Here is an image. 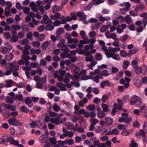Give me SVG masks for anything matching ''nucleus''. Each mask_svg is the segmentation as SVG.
Segmentation results:
<instances>
[{
  "mask_svg": "<svg viewBox=\"0 0 147 147\" xmlns=\"http://www.w3.org/2000/svg\"><path fill=\"white\" fill-rule=\"evenodd\" d=\"M109 55H108L107 57L108 58H112L113 59L117 60H119V59L118 58L117 55L115 54V53L117 51H119L120 49L119 47L113 48L111 47H109Z\"/></svg>",
  "mask_w": 147,
  "mask_h": 147,
  "instance_id": "nucleus-1",
  "label": "nucleus"
},
{
  "mask_svg": "<svg viewBox=\"0 0 147 147\" xmlns=\"http://www.w3.org/2000/svg\"><path fill=\"white\" fill-rule=\"evenodd\" d=\"M23 54L22 55L21 58L24 60V64L26 66L29 65L30 62L28 60L30 59V57L28 56L30 54L29 51L26 50H23Z\"/></svg>",
  "mask_w": 147,
  "mask_h": 147,
  "instance_id": "nucleus-2",
  "label": "nucleus"
},
{
  "mask_svg": "<svg viewBox=\"0 0 147 147\" xmlns=\"http://www.w3.org/2000/svg\"><path fill=\"white\" fill-rule=\"evenodd\" d=\"M129 102L131 105H134L136 103V105L138 106H140L142 104V101L140 98L136 95L134 96L131 97Z\"/></svg>",
  "mask_w": 147,
  "mask_h": 147,
  "instance_id": "nucleus-3",
  "label": "nucleus"
},
{
  "mask_svg": "<svg viewBox=\"0 0 147 147\" xmlns=\"http://www.w3.org/2000/svg\"><path fill=\"white\" fill-rule=\"evenodd\" d=\"M8 122L9 125L14 126L18 125L21 126H22L23 125L22 122H20L19 121L17 120L16 118L14 117L9 118L8 120Z\"/></svg>",
  "mask_w": 147,
  "mask_h": 147,
  "instance_id": "nucleus-4",
  "label": "nucleus"
},
{
  "mask_svg": "<svg viewBox=\"0 0 147 147\" xmlns=\"http://www.w3.org/2000/svg\"><path fill=\"white\" fill-rule=\"evenodd\" d=\"M134 68L135 69V72L136 74H139L142 73V74H145L147 72V67L145 69H143L142 70V68L141 67L138 66H134Z\"/></svg>",
  "mask_w": 147,
  "mask_h": 147,
  "instance_id": "nucleus-5",
  "label": "nucleus"
},
{
  "mask_svg": "<svg viewBox=\"0 0 147 147\" xmlns=\"http://www.w3.org/2000/svg\"><path fill=\"white\" fill-rule=\"evenodd\" d=\"M9 67L12 71H15L18 70L19 65L17 64L16 61H14L11 63L9 65Z\"/></svg>",
  "mask_w": 147,
  "mask_h": 147,
  "instance_id": "nucleus-6",
  "label": "nucleus"
},
{
  "mask_svg": "<svg viewBox=\"0 0 147 147\" xmlns=\"http://www.w3.org/2000/svg\"><path fill=\"white\" fill-rule=\"evenodd\" d=\"M5 109H9L11 111H14L16 110V106L14 105L5 104L4 105Z\"/></svg>",
  "mask_w": 147,
  "mask_h": 147,
  "instance_id": "nucleus-7",
  "label": "nucleus"
},
{
  "mask_svg": "<svg viewBox=\"0 0 147 147\" xmlns=\"http://www.w3.org/2000/svg\"><path fill=\"white\" fill-rule=\"evenodd\" d=\"M7 142H9L11 144H13L15 146L18 145V142L17 140H14L13 138L11 137H9L7 138Z\"/></svg>",
  "mask_w": 147,
  "mask_h": 147,
  "instance_id": "nucleus-8",
  "label": "nucleus"
},
{
  "mask_svg": "<svg viewBox=\"0 0 147 147\" xmlns=\"http://www.w3.org/2000/svg\"><path fill=\"white\" fill-rule=\"evenodd\" d=\"M106 86L111 87L113 86V84L108 80L103 81L101 82L100 86L102 88H104Z\"/></svg>",
  "mask_w": 147,
  "mask_h": 147,
  "instance_id": "nucleus-9",
  "label": "nucleus"
},
{
  "mask_svg": "<svg viewBox=\"0 0 147 147\" xmlns=\"http://www.w3.org/2000/svg\"><path fill=\"white\" fill-rule=\"evenodd\" d=\"M77 16L80 17V20H85L86 19V16L82 12H78L77 13Z\"/></svg>",
  "mask_w": 147,
  "mask_h": 147,
  "instance_id": "nucleus-10",
  "label": "nucleus"
},
{
  "mask_svg": "<svg viewBox=\"0 0 147 147\" xmlns=\"http://www.w3.org/2000/svg\"><path fill=\"white\" fill-rule=\"evenodd\" d=\"M25 102V104L27 105L29 107H31L33 105L32 100L29 97H27L26 98Z\"/></svg>",
  "mask_w": 147,
  "mask_h": 147,
  "instance_id": "nucleus-11",
  "label": "nucleus"
},
{
  "mask_svg": "<svg viewBox=\"0 0 147 147\" xmlns=\"http://www.w3.org/2000/svg\"><path fill=\"white\" fill-rule=\"evenodd\" d=\"M140 110L145 117L147 116V107L144 105H143L140 107Z\"/></svg>",
  "mask_w": 147,
  "mask_h": 147,
  "instance_id": "nucleus-12",
  "label": "nucleus"
},
{
  "mask_svg": "<svg viewBox=\"0 0 147 147\" xmlns=\"http://www.w3.org/2000/svg\"><path fill=\"white\" fill-rule=\"evenodd\" d=\"M145 8L144 5L142 4L138 6L135 8V10L136 12L140 11H143Z\"/></svg>",
  "mask_w": 147,
  "mask_h": 147,
  "instance_id": "nucleus-13",
  "label": "nucleus"
},
{
  "mask_svg": "<svg viewBox=\"0 0 147 147\" xmlns=\"http://www.w3.org/2000/svg\"><path fill=\"white\" fill-rule=\"evenodd\" d=\"M65 40L64 39H61L59 41V42L57 45V46L58 47L63 48L65 47Z\"/></svg>",
  "mask_w": 147,
  "mask_h": 147,
  "instance_id": "nucleus-14",
  "label": "nucleus"
},
{
  "mask_svg": "<svg viewBox=\"0 0 147 147\" xmlns=\"http://www.w3.org/2000/svg\"><path fill=\"white\" fill-rule=\"evenodd\" d=\"M57 86L58 87L60 88L61 91H66L67 89L65 88V84L64 85L63 83L60 82L57 84Z\"/></svg>",
  "mask_w": 147,
  "mask_h": 147,
  "instance_id": "nucleus-15",
  "label": "nucleus"
},
{
  "mask_svg": "<svg viewBox=\"0 0 147 147\" xmlns=\"http://www.w3.org/2000/svg\"><path fill=\"white\" fill-rule=\"evenodd\" d=\"M111 142L110 140H107L105 143H101L100 147H111Z\"/></svg>",
  "mask_w": 147,
  "mask_h": 147,
  "instance_id": "nucleus-16",
  "label": "nucleus"
},
{
  "mask_svg": "<svg viewBox=\"0 0 147 147\" xmlns=\"http://www.w3.org/2000/svg\"><path fill=\"white\" fill-rule=\"evenodd\" d=\"M107 34H109V32H107L105 34V35L106 36L109 38H112L113 39H114L115 40V39H117L116 38V36L115 34L114 33H111L110 35H109V36H107Z\"/></svg>",
  "mask_w": 147,
  "mask_h": 147,
  "instance_id": "nucleus-17",
  "label": "nucleus"
},
{
  "mask_svg": "<svg viewBox=\"0 0 147 147\" xmlns=\"http://www.w3.org/2000/svg\"><path fill=\"white\" fill-rule=\"evenodd\" d=\"M41 50L39 49L35 50L34 48H32L30 50V52L31 55L36 54L38 55L41 53Z\"/></svg>",
  "mask_w": 147,
  "mask_h": 147,
  "instance_id": "nucleus-18",
  "label": "nucleus"
},
{
  "mask_svg": "<svg viewBox=\"0 0 147 147\" xmlns=\"http://www.w3.org/2000/svg\"><path fill=\"white\" fill-rule=\"evenodd\" d=\"M14 56L12 53H10L5 55V58L6 60L9 61L12 60Z\"/></svg>",
  "mask_w": 147,
  "mask_h": 147,
  "instance_id": "nucleus-19",
  "label": "nucleus"
},
{
  "mask_svg": "<svg viewBox=\"0 0 147 147\" xmlns=\"http://www.w3.org/2000/svg\"><path fill=\"white\" fill-rule=\"evenodd\" d=\"M71 76L69 74L67 73L65 76L63 81L64 82L67 83H69L70 82V79L71 78Z\"/></svg>",
  "mask_w": 147,
  "mask_h": 147,
  "instance_id": "nucleus-20",
  "label": "nucleus"
},
{
  "mask_svg": "<svg viewBox=\"0 0 147 147\" xmlns=\"http://www.w3.org/2000/svg\"><path fill=\"white\" fill-rule=\"evenodd\" d=\"M105 115V113L103 111H100L98 113V117L100 119H102Z\"/></svg>",
  "mask_w": 147,
  "mask_h": 147,
  "instance_id": "nucleus-21",
  "label": "nucleus"
},
{
  "mask_svg": "<svg viewBox=\"0 0 147 147\" xmlns=\"http://www.w3.org/2000/svg\"><path fill=\"white\" fill-rule=\"evenodd\" d=\"M119 132L118 130L117 129H113L111 131L109 134H107L106 135H108L109 134H115L116 135H118L119 134Z\"/></svg>",
  "mask_w": 147,
  "mask_h": 147,
  "instance_id": "nucleus-22",
  "label": "nucleus"
},
{
  "mask_svg": "<svg viewBox=\"0 0 147 147\" xmlns=\"http://www.w3.org/2000/svg\"><path fill=\"white\" fill-rule=\"evenodd\" d=\"M103 111L105 112H107L109 110V108L107 105L106 104L102 103L101 105Z\"/></svg>",
  "mask_w": 147,
  "mask_h": 147,
  "instance_id": "nucleus-23",
  "label": "nucleus"
},
{
  "mask_svg": "<svg viewBox=\"0 0 147 147\" xmlns=\"http://www.w3.org/2000/svg\"><path fill=\"white\" fill-rule=\"evenodd\" d=\"M94 4L93 2H91L89 3L84 8V10L85 11L90 10L92 7L93 5Z\"/></svg>",
  "mask_w": 147,
  "mask_h": 147,
  "instance_id": "nucleus-24",
  "label": "nucleus"
},
{
  "mask_svg": "<svg viewBox=\"0 0 147 147\" xmlns=\"http://www.w3.org/2000/svg\"><path fill=\"white\" fill-rule=\"evenodd\" d=\"M41 22L43 24H52V21L49 18L47 20H42Z\"/></svg>",
  "mask_w": 147,
  "mask_h": 147,
  "instance_id": "nucleus-25",
  "label": "nucleus"
},
{
  "mask_svg": "<svg viewBox=\"0 0 147 147\" xmlns=\"http://www.w3.org/2000/svg\"><path fill=\"white\" fill-rule=\"evenodd\" d=\"M78 41V39L77 38H68V42L69 43H76Z\"/></svg>",
  "mask_w": 147,
  "mask_h": 147,
  "instance_id": "nucleus-26",
  "label": "nucleus"
},
{
  "mask_svg": "<svg viewBox=\"0 0 147 147\" xmlns=\"http://www.w3.org/2000/svg\"><path fill=\"white\" fill-rule=\"evenodd\" d=\"M53 110L56 112L58 111L61 109V108L56 103L53 104Z\"/></svg>",
  "mask_w": 147,
  "mask_h": 147,
  "instance_id": "nucleus-27",
  "label": "nucleus"
},
{
  "mask_svg": "<svg viewBox=\"0 0 147 147\" xmlns=\"http://www.w3.org/2000/svg\"><path fill=\"white\" fill-rule=\"evenodd\" d=\"M62 8L59 7L57 5H55L53 7V13L56 12V11H58L61 10Z\"/></svg>",
  "mask_w": 147,
  "mask_h": 147,
  "instance_id": "nucleus-28",
  "label": "nucleus"
},
{
  "mask_svg": "<svg viewBox=\"0 0 147 147\" xmlns=\"http://www.w3.org/2000/svg\"><path fill=\"white\" fill-rule=\"evenodd\" d=\"M101 49L102 50L105 52V54L107 57L108 55H109V49H107V47L105 46V45L102 46Z\"/></svg>",
  "mask_w": 147,
  "mask_h": 147,
  "instance_id": "nucleus-29",
  "label": "nucleus"
},
{
  "mask_svg": "<svg viewBox=\"0 0 147 147\" xmlns=\"http://www.w3.org/2000/svg\"><path fill=\"white\" fill-rule=\"evenodd\" d=\"M53 23L51 24H47L46 26V28L47 30L51 31L54 28V26L53 25Z\"/></svg>",
  "mask_w": 147,
  "mask_h": 147,
  "instance_id": "nucleus-30",
  "label": "nucleus"
},
{
  "mask_svg": "<svg viewBox=\"0 0 147 147\" xmlns=\"http://www.w3.org/2000/svg\"><path fill=\"white\" fill-rule=\"evenodd\" d=\"M105 120L108 125H109L112 124L113 121V119L110 117H107Z\"/></svg>",
  "mask_w": 147,
  "mask_h": 147,
  "instance_id": "nucleus-31",
  "label": "nucleus"
},
{
  "mask_svg": "<svg viewBox=\"0 0 147 147\" xmlns=\"http://www.w3.org/2000/svg\"><path fill=\"white\" fill-rule=\"evenodd\" d=\"M117 106V103H115L113 105V109L112 112L111 114L112 115H114L117 112L116 109Z\"/></svg>",
  "mask_w": 147,
  "mask_h": 147,
  "instance_id": "nucleus-32",
  "label": "nucleus"
},
{
  "mask_svg": "<svg viewBox=\"0 0 147 147\" xmlns=\"http://www.w3.org/2000/svg\"><path fill=\"white\" fill-rule=\"evenodd\" d=\"M61 57L62 58H70L71 57V56L69 54H67L65 53L64 52L62 53L61 54Z\"/></svg>",
  "mask_w": 147,
  "mask_h": 147,
  "instance_id": "nucleus-33",
  "label": "nucleus"
},
{
  "mask_svg": "<svg viewBox=\"0 0 147 147\" xmlns=\"http://www.w3.org/2000/svg\"><path fill=\"white\" fill-rule=\"evenodd\" d=\"M109 97V95L107 94L103 95L101 98L102 101L103 102H106L108 99Z\"/></svg>",
  "mask_w": 147,
  "mask_h": 147,
  "instance_id": "nucleus-34",
  "label": "nucleus"
},
{
  "mask_svg": "<svg viewBox=\"0 0 147 147\" xmlns=\"http://www.w3.org/2000/svg\"><path fill=\"white\" fill-rule=\"evenodd\" d=\"M21 109L22 112L25 113H28L29 111L28 108L24 106H22L21 108Z\"/></svg>",
  "mask_w": 147,
  "mask_h": 147,
  "instance_id": "nucleus-35",
  "label": "nucleus"
},
{
  "mask_svg": "<svg viewBox=\"0 0 147 147\" xmlns=\"http://www.w3.org/2000/svg\"><path fill=\"white\" fill-rule=\"evenodd\" d=\"M128 37V36L127 34H125L119 38V40L122 42H125Z\"/></svg>",
  "mask_w": 147,
  "mask_h": 147,
  "instance_id": "nucleus-36",
  "label": "nucleus"
},
{
  "mask_svg": "<svg viewBox=\"0 0 147 147\" xmlns=\"http://www.w3.org/2000/svg\"><path fill=\"white\" fill-rule=\"evenodd\" d=\"M124 20L126 23H130L131 22V18L128 15H127L124 18Z\"/></svg>",
  "mask_w": 147,
  "mask_h": 147,
  "instance_id": "nucleus-37",
  "label": "nucleus"
},
{
  "mask_svg": "<svg viewBox=\"0 0 147 147\" xmlns=\"http://www.w3.org/2000/svg\"><path fill=\"white\" fill-rule=\"evenodd\" d=\"M6 102L9 104H12L13 103V100L12 98L7 96L6 99Z\"/></svg>",
  "mask_w": 147,
  "mask_h": 147,
  "instance_id": "nucleus-38",
  "label": "nucleus"
},
{
  "mask_svg": "<svg viewBox=\"0 0 147 147\" xmlns=\"http://www.w3.org/2000/svg\"><path fill=\"white\" fill-rule=\"evenodd\" d=\"M22 9L24 13L27 14H28L30 11V9L28 7H23Z\"/></svg>",
  "mask_w": 147,
  "mask_h": 147,
  "instance_id": "nucleus-39",
  "label": "nucleus"
},
{
  "mask_svg": "<svg viewBox=\"0 0 147 147\" xmlns=\"http://www.w3.org/2000/svg\"><path fill=\"white\" fill-rule=\"evenodd\" d=\"M11 28L16 30H19L21 28V26L19 25H12L11 26Z\"/></svg>",
  "mask_w": 147,
  "mask_h": 147,
  "instance_id": "nucleus-40",
  "label": "nucleus"
},
{
  "mask_svg": "<svg viewBox=\"0 0 147 147\" xmlns=\"http://www.w3.org/2000/svg\"><path fill=\"white\" fill-rule=\"evenodd\" d=\"M10 50L11 49L9 48L4 47L2 49V52L3 53L5 54L9 52Z\"/></svg>",
  "mask_w": 147,
  "mask_h": 147,
  "instance_id": "nucleus-41",
  "label": "nucleus"
},
{
  "mask_svg": "<svg viewBox=\"0 0 147 147\" xmlns=\"http://www.w3.org/2000/svg\"><path fill=\"white\" fill-rule=\"evenodd\" d=\"M130 62L128 61H125L123 62V67L124 69H126L127 67L129 65Z\"/></svg>",
  "mask_w": 147,
  "mask_h": 147,
  "instance_id": "nucleus-42",
  "label": "nucleus"
},
{
  "mask_svg": "<svg viewBox=\"0 0 147 147\" xmlns=\"http://www.w3.org/2000/svg\"><path fill=\"white\" fill-rule=\"evenodd\" d=\"M9 11L10 8L8 7L5 8V15L7 17L10 16L11 15Z\"/></svg>",
  "mask_w": 147,
  "mask_h": 147,
  "instance_id": "nucleus-43",
  "label": "nucleus"
},
{
  "mask_svg": "<svg viewBox=\"0 0 147 147\" xmlns=\"http://www.w3.org/2000/svg\"><path fill=\"white\" fill-rule=\"evenodd\" d=\"M101 74L104 76H109V74L107 70H103L101 72Z\"/></svg>",
  "mask_w": 147,
  "mask_h": 147,
  "instance_id": "nucleus-44",
  "label": "nucleus"
},
{
  "mask_svg": "<svg viewBox=\"0 0 147 147\" xmlns=\"http://www.w3.org/2000/svg\"><path fill=\"white\" fill-rule=\"evenodd\" d=\"M80 75L78 73H76L74 76H71V78L75 80H77L80 77Z\"/></svg>",
  "mask_w": 147,
  "mask_h": 147,
  "instance_id": "nucleus-45",
  "label": "nucleus"
},
{
  "mask_svg": "<svg viewBox=\"0 0 147 147\" xmlns=\"http://www.w3.org/2000/svg\"><path fill=\"white\" fill-rule=\"evenodd\" d=\"M44 135L43 134L39 137V140L40 143H43L46 142V140L44 138Z\"/></svg>",
  "mask_w": 147,
  "mask_h": 147,
  "instance_id": "nucleus-46",
  "label": "nucleus"
},
{
  "mask_svg": "<svg viewBox=\"0 0 147 147\" xmlns=\"http://www.w3.org/2000/svg\"><path fill=\"white\" fill-rule=\"evenodd\" d=\"M64 32V30L63 28H59L57 29L56 31V34L57 35H60Z\"/></svg>",
  "mask_w": 147,
  "mask_h": 147,
  "instance_id": "nucleus-47",
  "label": "nucleus"
},
{
  "mask_svg": "<svg viewBox=\"0 0 147 147\" xmlns=\"http://www.w3.org/2000/svg\"><path fill=\"white\" fill-rule=\"evenodd\" d=\"M138 146V144L136 143L133 140H131V143L130 144V146L131 147H137Z\"/></svg>",
  "mask_w": 147,
  "mask_h": 147,
  "instance_id": "nucleus-48",
  "label": "nucleus"
},
{
  "mask_svg": "<svg viewBox=\"0 0 147 147\" xmlns=\"http://www.w3.org/2000/svg\"><path fill=\"white\" fill-rule=\"evenodd\" d=\"M75 84V82H71L69 84H68L67 83L65 84V88L67 87L68 88H71L72 86L74 85Z\"/></svg>",
  "mask_w": 147,
  "mask_h": 147,
  "instance_id": "nucleus-49",
  "label": "nucleus"
},
{
  "mask_svg": "<svg viewBox=\"0 0 147 147\" xmlns=\"http://www.w3.org/2000/svg\"><path fill=\"white\" fill-rule=\"evenodd\" d=\"M16 99L19 101H22L24 100L23 95L21 94H18L16 96Z\"/></svg>",
  "mask_w": 147,
  "mask_h": 147,
  "instance_id": "nucleus-50",
  "label": "nucleus"
},
{
  "mask_svg": "<svg viewBox=\"0 0 147 147\" xmlns=\"http://www.w3.org/2000/svg\"><path fill=\"white\" fill-rule=\"evenodd\" d=\"M90 122L92 124L94 125L98 122V120L96 118H94L91 119L90 120Z\"/></svg>",
  "mask_w": 147,
  "mask_h": 147,
  "instance_id": "nucleus-51",
  "label": "nucleus"
},
{
  "mask_svg": "<svg viewBox=\"0 0 147 147\" xmlns=\"http://www.w3.org/2000/svg\"><path fill=\"white\" fill-rule=\"evenodd\" d=\"M30 127L32 128H35L38 125L37 123L35 121H33L30 124Z\"/></svg>",
  "mask_w": 147,
  "mask_h": 147,
  "instance_id": "nucleus-52",
  "label": "nucleus"
},
{
  "mask_svg": "<svg viewBox=\"0 0 147 147\" xmlns=\"http://www.w3.org/2000/svg\"><path fill=\"white\" fill-rule=\"evenodd\" d=\"M98 76L96 75L94 77H92L90 79L93 80L96 83H98L99 82V79L98 77Z\"/></svg>",
  "mask_w": 147,
  "mask_h": 147,
  "instance_id": "nucleus-53",
  "label": "nucleus"
},
{
  "mask_svg": "<svg viewBox=\"0 0 147 147\" xmlns=\"http://www.w3.org/2000/svg\"><path fill=\"white\" fill-rule=\"evenodd\" d=\"M121 56L125 57L127 56V53L124 50H122L120 52Z\"/></svg>",
  "mask_w": 147,
  "mask_h": 147,
  "instance_id": "nucleus-54",
  "label": "nucleus"
},
{
  "mask_svg": "<svg viewBox=\"0 0 147 147\" xmlns=\"http://www.w3.org/2000/svg\"><path fill=\"white\" fill-rule=\"evenodd\" d=\"M93 144L95 146H97V147H100L101 145V143H100L99 141L96 140L93 142Z\"/></svg>",
  "mask_w": 147,
  "mask_h": 147,
  "instance_id": "nucleus-55",
  "label": "nucleus"
},
{
  "mask_svg": "<svg viewBox=\"0 0 147 147\" xmlns=\"http://www.w3.org/2000/svg\"><path fill=\"white\" fill-rule=\"evenodd\" d=\"M63 103L66 105L67 108L71 109L73 107L72 105L69 102L64 101Z\"/></svg>",
  "mask_w": 147,
  "mask_h": 147,
  "instance_id": "nucleus-56",
  "label": "nucleus"
},
{
  "mask_svg": "<svg viewBox=\"0 0 147 147\" xmlns=\"http://www.w3.org/2000/svg\"><path fill=\"white\" fill-rule=\"evenodd\" d=\"M18 40V38L16 36H13L12 38L10 39V41L11 42H16Z\"/></svg>",
  "mask_w": 147,
  "mask_h": 147,
  "instance_id": "nucleus-57",
  "label": "nucleus"
},
{
  "mask_svg": "<svg viewBox=\"0 0 147 147\" xmlns=\"http://www.w3.org/2000/svg\"><path fill=\"white\" fill-rule=\"evenodd\" d=\"M45 115V116L44 118V121L46 123H48L50 121V116L48 115L47 113H45L44 114Z\"/></svg>",
  "mask_w": 147,
  "mask_h": 147,
  "instance_id": "nucleus-58",
  "label": "nucleus"
},
{
  "mask_svg": "<svg viewBox=\"0 0 147 147\" xmlns=\"http://www.w3.org/2000/svg\"><path fill=\"white\" fill-rule=\"evenodd\" d=\"M60 52V50L59 49H57L53 51V54L57 56L59 54Z\"/></svg>",
  "mask_w": 147,
  "mask_h": 147,
  "instance_id": "nucleus-59",
  "label": "nucleus"
},
{
  "mask_svg": "<svg viewBox=\"0 0 147 147\" xmlns=\"http://www.w3.org/2000/svg\"><path fill=\"white\" fill-rule=\"evenodd\" d=\"M95 106L94 105H89L88 106V109L89 111H94L95 109Z\"/></svg>",
  "mask_w": 147,
  "mask_h": 147,
  "instance_id": "nucleus-60",
  "label": "nucleus"
},
{
  "mask_svg": "<svg viewBox=\"0 0 147 147\" xmlns=\"http://www.w3.org/2000/svg\"><path fill=\"white\" fill-rule=\"evenodd\" d=\"M130 132L126 130H123L121 132V134L123 136H127L129 134Z\"/></svg>",
  "mask_w": 147,
  "mask_h": 147,
  "instance_id": "nucleus-61",
  "label": "nucleus"
},
{
  "mask_svg": "<svg viewBox=\"0 0 147 147\" xmlns=\"http://www.w3.org/2000/svg\"><path fill=\"white\" fill-rule=\"evenodd\" d=\"M74 142V140L72 139H70L68 140H66V144H68L70 145L72 144Z\"/></svg>",
  "mask_w": 147,
  "mask_h": 147,
  "instance_id": "nucleus-62",
  "label": "nucleus"
},
{
  "mask_svg": "<svg viewBox=\"0 0 147 147\" xmlns=\"http://www.w3.org/2000/svg\"><path fill=\"white\" fill-rule=\"evenodd\" d=\"M119 42V40L118 39H115L113 43V45L117 47H119V45L118 43Z\"/></svg>",
  "mask_w": 147,
  "mask_h": 147,
  "instance_id": "nucleus-63",
  "label": "nucleus"
},
{
  "mask_svg": "<svg viewBox=\"0 0 147 147\" xmlns=\"http://www.w3.org/2000/svg\"><path fill=\"white\" fill-rule=\"evenodd\" d=\"M29 41L27 38L24 39L22 42V43L23 45H26L29 44Z\"/></svg>",
  "mask_w": 147,
  "mask_h": 147,
  "instance_id": "nucleus-64",
  "label": "nucleus"
}]
</instances>
